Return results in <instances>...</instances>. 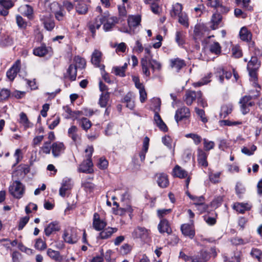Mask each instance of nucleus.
<instances>
[{
    "mask_svg": "<svg viewBox=\"0 0 262 262\" xmlns=\"http://www.w3.org/2000/svg\"><path fill=\"white\" fill-rule=\"evenodd\" d=\"M113 211H114V213L115 214L119 215H123L126 212H130V213L132 212L133 209L130 205H127L125 207H118V208H114Z\"/></svg>",
    "mask_w": 262,
    "mask_h": 262,
    "instance_id": "e433bc0d",
    "label": "nucleus"
},
{
    "mask_svg": "<svg viewBox=\"0 0 262 262\" xmlns=\"http://www.w3.org/2000/svg\"><path fill=\"white\" fill-rule=\"evenodd\" d=\"M170 67L178 72L186 65L185 61L179 58L170 59Z\"/></svg>",
    "mask_w": 262,
    "mask_h": 262,
    "instance_id": "aec40b11",
    "label": "nucleus"
},
{
    "mask_svg": "<svg viewBox=\"0 0 262 262\" xmlns=\"http://www.w3.org/2000/svg\"><path fill=\"white\" fill-rule=\"evenodd\" d=\"M154 107V111L155 112V114L156 113H158L160 110L161 106V100L159 98H154L152 101Z\"/></svg>",
    "mask_w": 262,
    "mask_h": 262,
    "instance_id": "680f3d73",
    "label": "nucleus"
},
{
    "mask_svg": "<svg viewBox=\"0 0 262 262\" xmlns=\"http://www.w3.org/2000/svg\"><path fill=\"white\" fill-rule=\"evenodd\" d=\"M101 59V52L97 50H95L92 55L91 62L96 67H99L101 70H104V66L103 65L101 66L100 64Z\"/></svg>",
    "mask_w": 262,
    "mask_h": 262,
    "instance_id": "4468645a",
    "label": "nucleus"
},
{
    "mask_svg": "<svg viewBox=\"0 0 262 262\" xmlns=\"http://www.w3.org/2000/svg\"><path fill=\"white\" fill-rule=\"evenodd\" d=\"M117 228H107L99 233V238L101 239H106L111 237L112 234L117 231Z\"/></svg>",
    "mask_w": 262,
    "mask_h": 262,
    "instance_id": "c9c22d12",
    "label": "nucleus"
},
{
    "mask_svg": "<svg viewBox=\"0 0 262 262\" xmlns=\"http://www.w3.org/2000/svg\"><path fill=\"white\" fill-rule=\"evenodd\" d=\"M183 6L182 4L177 3L172 5L170 11V15L172 18H176L183 12Z\"/></svg>",
    "mask_w": 262,
    "mask_h": 262,
    "instance_id": "cd10ccee",
    "label": "nucleus"
},
{
    "mask_svg": "<svg viewBox=\"0 0 262 262\" xmlns=\"http://www.w3.org/2000/svg\"><path fill=\"white\" fill-rule=\"evenodd\" d=\"M19 11L23 15L31 19L33 17V9L31 6L28 5L21 6L19 8Z\"/></svg>",
    "mask_w": 262,
    "mask_h": 262,
    "instance_id": "bb28decb",
    "label": "nucleus"
},
{
    "mask_svg": "<svg viewBox=\"0 0 262 262\" xmlns=\"http://www.w3.org/2000/svg\"><path fill=\"white\" fill-rule=\"evenodd\" d=\"M222 20V15L217 13H214L212 15L210 23V28L212 30H216L219 28L220 24L221 23Z\"/></svg>",
    "mask_w": 262,
    "mask_h": 262,
    "instance_id": "5701e85b",
    "label": "nucleus"
},
{
    "mask_svg": "<svg viewBox=\"0 0 262 262\" xmlns=\"http://www.w3.org/2000/svg\"><path fill=\"white\" fill-rule=\"evenodd\" d=\"M132 250V246L127 244H125L120 247L119 252L121 255H127Z\"/></svg>",
    "mask_w": 262,
    "mask_h": 262,
    "instance_id": "4d7b16f0",
    "label": "nucleus"
},
{
    "mask_svg": "<svg viewBox=\"0 0 262 262\" xmlns=\"http://www.w3.org/2000/svg\"><path fill=\"white\" fill-rule=\"evenodd\" d=\"M203 144L204 150L206 151L213 149L215 146V143L213 141H209L206 138L203 139Z\"/></svg>",
    "mask_w": 262,
    "mask_h": 262,
    "instance_id": "13d9d810",
    "label": "nucleus"
},
{
    "mask_svg": "<svg viewBox=\"0 0 262 262\" xmlns=\"http://www.w3.org/2000/svg\"><path fill=\"white\" fill-rule=\"evenodd\" d=\"M72 187L71 180L69 178L64 179L61 183V186L59 189V195L62 197H64L67 191L70 190Z\"/></svg>",
    "mask_w": 262,
    "mask_h": 262,
    "instance_id": "dca6fc26",
    "label": "nucleus"
},
{
    "mask_svg": "<svg viewBox=\"0 0 262 262\" xmlns=\"http://www.w3.org/2000/svg\"><path fill=\"white\" fill-rule=\"evenodd\" d=\"M181 229L184 235L188 236L190 238H192L194 236V231L192 225L187 224H183L181 226Z\"/></svg>",
    "mask_w": 262,
    "mask_h": 262,
    "instance_id": "393cba45",
    "label": "nucleus"
},
{
    "mask_svg": "<svg viewBox=\"0 0 262 262\" xmlns=\"http://www.w3.org/2000/svg\"><path fill=\"white\" fill-rule=\"evenodd\" d=\"M78 128L75 125L71 126L68 130V136L77 144L81 141V135L78 133Z\"/></svg>",
    "mask_w": 262,
    "mask_h": 262,
    "instance_id": "9d476101",
    "label": "nucleus"
},
{
    "mask_svg": "<svg viewBox=\"0 0 262 262\" xmlns=\"http://www.w3.org/2000/svg\"><path fill=\"white\" fill-rule=\"evenodd\" d=\"M105 17H103V15H99L95 19L89 21L88 26V28L94 36L97 29H99L103 23V19Z\"/></svg>",
    "mask_w": 262,
    "mask_h": 262,
    "instance_id": "39448f33",
    "label": "nucleus"
},
{
    "mask_svg": "<svg viewBox=\"0 0 262 262\" xmlns=\"http://www.w3.org/2000/svg\"><path fill=\"white\" fill-rule=\"evenodd\" d=\"M249 73V79L251 82H252L253 86L256 88H258L259 90H256V91H259L260 89V86L258 82V77L257 71L258 70H247Z\"/></svg>",
    "mask_w": 262,
    "mask_h": 262,
    "instance_id": "412c9836",
    "label": "nucleus"
},
{
    "mask_svg": "<svg viewBox=\"0 0 262 262\" xmlns=\"http://www.w3.org/2000/svg\"><path fill=\"white\" fill-rule=\"evenodd\" d=\"M47 254L50 258L55 261H61L63 259L62 256L60 255L59 251L51 248L48 249Z\"/></svg>",
    "mask_w": 262,
    "mask_h": 262,
    "instance_id": "c756f323",
    "label": "nucleus"
},
{
    "mask_svg": "<svg viewBox=\"0 0 262 262\" xmlns=\"http://www.w3.org/2000/svg\"><path fill=\"white\" fill-rule=\"evenodd\" d=\"M157 182L159 187L166 188L169 185L168 176L164 173H157L156 174Z\"/></svg>",
    "mask_w": 262,
    "mask_h": 262,
    "instance_id": "a211bd4d",
    "label": "nucleus"
},
{
    "mask_svg": "<svg viewBox=\"0 0 262 262\" xmlns=\"http://www.w3.org/2000/svg\"><path fill=\"white\" fill-rule=\"evenodd\" d=\"M198 199L199 203H194V204L198 210L201 212H203L207 209V206L204 203V198L203 196H199Z\"/></svg>",
    "mask_w": 262,
    "mask_h": 262,
    "instance_id": "49530a36",
    "label": "nucleus"
},
{
    "mask_svg": "<svg viewBox=\"0 0 262 262\" xmlns=\"http://www.w3.org/2000/svg\"><path fill=\"white\" fill-rule=\"evenodd\" d=\"M232 244L235 245H245L249 243L248 239H242V238L236 237L231 239Z\"/></svg>",
    "mask_w": 262,
    "mask_h": 262,
    "instance_id": "0e129e2a",
    "label": "nucleus"
},
{
    "mask_svg": "<svg viewBox=\"0 0 262 262\" xmlns=\"http://www.w3.org/2000/svg\"><path fill=\"white\" fill-rule=\"evenodd\" d=\"M256 150V146L254 145H252L250 148L249 149L247 147H244L242 149V151L243 153L247 155H253L254 152Z\"/></svg>",
    "mask_w": 262,
    "mask_h": 262,
    "instance_id": "774afa93",
    "label": "nucleus"
},
{
    "mask_svg": "<svg viewBox=\"0 0 262 262\" xmlns=\"http://www.w3.org/2000/svg\"><path fill=\"white\" fill-rule=\"evenodd\" d=\"M110 98V94L107 92L101 94L99 100V104L101 107H105L107 106Z\"/></svg>",
    "mask_w": 262,
    "mask_h": 262,
    "instance_id": "79ce46f5",
    "label": "nucleus"
},
{
    "mask_svg": "<svg viewBox=\"0 0 262 262\" xmlns=\"http://www.w3.org/2000/svg\"><path fill=\"white\" fill-rule=\"evenodd\" d=\"M221 175L220 172H216V173H212V172H209V180L213 183H217L219 182V179Z\"/></svg>",
    "mask_w": 262,
    "mask_h": 262,
    "instance_id": "e2e57ef3",
    "label": "nucleus"
},
{
    "mask_svg": "<svg viewBox=\"0 0 262 262\" xmlns=\"http://www.w3.org/2000/svg\"><path fill=\"white\" fill-rule=\"evenodd\" d=\"M217 74L219 76L220 81L221 83L223 82L225 77L227 79H229L232 76V74L230 72L226 71L221 68L217 69Z\"/></svg>",
    "mask_w": 262,
    "mask_h": 262,
    "instance_id": "f704fd0d",
    "label": "nucleus"
},
{
    "mask_svg": "<svg viewBox=\"0 0 262 262\" xmlns=\"http://www.w3.org/2000/svg\"><path fill=\"white\" fill-rule=\"evenodd\" d=\"M233 105L232 104L229 103L223 105L221 107V111L220 113L221 117H226L229 114L231 113Z\"/></svg>",
    "mask_w": 262,
    "mask_h": 262,
    "instance_id": "58836bf2",
    "label": "nucleus"
},
{
    "mask_svg": "<svg viewBox=\"0 0 262 262\" xmlns=\"http://www.w3.org/2000/svg\"><path fill=\"white\" fill-rule=\"evenodd\" d=\"M158 230L160 233L166 232L169 234L171 233V229L167 220L162 219L158 225Z\"/></svg>",
    "mask_w": 262,
    "mask_h": 262,
    "instance_id": "b1692460",
    "label": "nucleus"
},
{
    "mask_svg": "<svg viewBox=\"0 0 262 262\" xmlns=\"http://www.w3.org/2000/svg\"><path fill=\"white\" fill-rule=\"evenodd\" d=\"M190 116L189 109L186 106H183L176 112L174 118L177 123L185 118H188Z\"/></svg>",
    "mask_w": 262,
    "mask_h": 262,
    "instance_id": "1a4fd4ad",
    "label": "nucleus"
},
{
    "mask_svg": "<svg viewBox=\"0 0 262 262\" xmlns=\"http://www.w3.org/2000/svg\"><path fill=\"white\" fill-rule=\"evenodd\" d=\"M79 120L80 125L85 131H87L92 126L91 122L86 118L83 117Z\"/></svg>",
    "mask_w": 262,
    "mask_h": 262,
    "instance_id": "de8ad7c7",
    "label": "nucleus"
},
{
    "mask_svg": "<svg viewBox=\"0 0 262 262\" xmlns=\"http://www.w3.org/2000/svg\"><path fill=\"white\" fill-rule=\"evenodd\" d=\"M20 61L17 60L7 72V77L10 80L12 81L16 77L20 70Z\"/></svg>",
    "mask_w": 262,
    "mask_h": 262,
    "instance_id": "6e6552de",
    "label": "nucleus"
},
{
    "mask_svg": "<svg viewBox=\"0 0 262 262\" xmlns=\"http://www.w3.org/2000/svg\"><path fill=\"white\" fill-rule=\"evenodd\" d=\"M211 77V74L209 73L207 75V76L203 78L199 82H194L193 83V86L195 88L199 87L202 86L203 85L206 84L210 82V78Z\"/></svg>",
    "mask_w": 262,
    "mask_h": 262,
    "instance_id": "864d4df0",
    "label": "nucleus"
},
{
    "mask_svg": "<svg viewBox=\"0 0 262 262\" xmlns=\"http://www.w3.org/2000/svg\"><path fill=\"white\" fill-rule=\"evenodd\" d=\"M60 229V226L58 223L53 222L49 224L45 228V233L46 236H49L52 234L58 231Z\"/></svg>",
    "mask_w": 262,
    "mask_h": 262,
    "instance_id": "6ab92c4d",
    "label": "nucleus"
},
{
    "mask_svg": "<svg viewBox=\"0 0 262 262\" xmlns=\"http://www.w3.org/2000/svg\"><path fill=\"white\" fill-rule=\"evenodd\" d=\"M239 36L242 40L249 41L252 39V35L251 32L246 27H243L240 30Z\"/></svg>",
    "mask_w": 262,
    "mask_h": 262,
    "instance_id": "c85d7f7f",
    "label": "nucleus"
},
{
    "mask_svg": "<svg viewBox=\"0 0 262 262\" xmlns=\"http://www.w3.org/2000/svg\"><path fill=\"white\" fill-rule=\"evenodd\" d=\"M141 65L143 73L147 77L150 75L149 67H150L153 71L160 70L161 69V64L159 61L152 58L150 59V57L148 56H144L141 59Z\"/></svg>",
    "mask_w": 262,
    "mask_h": 262,
    "instance_id": "f257e3e1",
    "label": "nucleus"
},
{
    "mask_svg": "<svg viewBox=\"0 0 262 262\" xmlns=\"http://www.w3.org/2000/svg\"><path fill=\"white\" fill-rule=\"evenodd\" d=\"M172 176L180 179L187 178L185 181L186 186L187 187L190 182V177H188V172L179 165H176L173 169Z\"/></svg>",
    "mask_w": 262,
    "mask_h": 262,
    "instance_id": "423d86ee",
    "label": "nucleus"
},
{
    "mask_svg": "<svg viewBox=\"0 0 262 262\" xmlns=\"http://www.w3.org/2000/svg\"><path fill=\"white\" fill-rule=\"evenodd\" d=\"M51 50L50 47H47L45 46H41L33 50V54L35 56L42 57L49 53Z\"/></svg>",
    "mask_w": 262,
    "mask_h": 262,
    "instance_id": "a878e982",
    "label": "nucleus"
},
{
    "mask_svg": "<svg viewBox=\"0 0 262 262\" xmlns=\"http://www.w3.org/2000/svg\"><path fill=\"white\" fill-rule=\"evenodd\" d=\"M19 122L26 129L32 127L33 126V124L29 121L26 114L23 112L21 113L19 115Z\"/></svg>",
    "mask_w": 262,
    "mask_h": 262,
    "instance_id": "72a5a7b5",
    "label": "nucleus"
},
{
    "mask_svg": "<svg viewBox=\"0 0 262 262\" xmlns=\"http://www.w3.org/2000/svg\"><path fill=\"white\" fill-rule=\"evenodd\" d=\"M154 121L159 129L163 132H166L168 130L167 127L165 123L161 119L158 113H156L154 116Z\"/></svg>",
    "mask_w": 262,
    "mask_h": 262,
    "instance_id": "7c9ffc66",
    "label": "nucleus"
},
{
    "mask_svg": "<svg viewBox=\"0 0 262 262\" xmlns=\"http://www.w3.org/2000/svg\"><path fill=\"white\" fill-rule=\"evenodd\" d=\"M233 208L240 213H244L246 210L250 209V206L246 203H235L233 206Z\"/></svg>",
    "mask_w": 262,
    "mask_h": 262,
    "instance_id": "473e14b6",
    "label": "nucleus"
},
{
    "mask_svg": "<svg viewBox=\"0 0 262 262\" xmlns=\"http://www.w3.org/2000/svg\"><path fill=\"white\" fill-rule=\"evenodd\" d=\"M62 238L64 241L68 244L76 243L78 241L76 230L74 228H68L64 230Z\"/></svg>",
    "mask_w": 262,
    "mask_h": 262,
    "instance_id": "20e7f679",
    "label": "nucleus"
},
{
    "mask_svg": "<svg viewBox=\"0 0 262 262\" xmlns=\"http://www.w3.org/2000/svg\"><path fill=\"white\" fill-rule=\"evenodd\" d=\"M141 18L139 16H130L128 18V24L130 29L140 24Z\"/></svg>",
    "mask_w": 262,
    "mask_h": 262,
    "instance_id": "a19ab883",
    "label": "nucleus"
},
{
    "mask_svg": "<svg viewBox=\"0 0 262 262\" xmlns=\"http://www.w3.org/2000/svg\"><path fill=\"white\" fill-rule=\"evenodd\" d=\"M74 61L75 62V65L74 66L76 67L77 69L84 68L86 65L85 59L80 56H77L75 57Z\"/></svg>",
    "mask_w": 262,
    "mask_h": 262,
    "instance_id": "8fccbe9b",
    "label": "nucleus"
},
{
    "mask_svg": "<svg viewBox=\"0 0 262 262\" xmlns=\"http://www.w3.org/2000/svg\"><path fill=\"white\" fill-rule=\"evenodd\" d=\"M64 149L65 146L62 142H56L52 145V153L55 158L59 157Z\"/></svg>",
    "mask_w": 262,
    "mask_h": 262,
    "instance_id": "2eb2a0df",
    "label": "nucleus"
},
{
    "mask_svg": "<svg viewBox=\"0 0 262 262\" xmlns=\"http://www.w3.org/2000/svg\"><path fill=\"white\" fill-rule=\"evenodd\" d=\"M93 163L92 160H85L79 165L78 170L79 172L92 173L94 170L93 169Z\"/></svg>",
    "mask_w": 262,
    "mask_h": 262,
    "instance_id": "9b49d317",
    "label": "nucleus"
},
{
    "mask_svg": "<svg viewBox=\"0 0 262 262\" xmlns=\"http://www.w3.org/2000/svg\"><path fill=\"white\" fill-rule=\"evenodd\" d=\"M41 20L43 21L45 28L48 31H51L55 27V24L53 20L49 17H41Z\"/></svg>",
    "mask_w": 262,
    "mask_h": 262,
    "instance_id": "ea45409f",
    "label": "nucleus"
},
{
    "mask_svg": "<svg viewBox=\"0 0 262 262\" xmlns=\"http://www.w3.org/2000/svg\"><path fill=\"white\" fill-rule=\"evenodd\" d=\"M194 110L197 115L200 118L203 123H206L208 121V119L205 116V111L203 110L195 107Z\"/></svg>",
    "mask_w": 262,
    "mask_h": 262,
    "instance_id": "bf43d9fd",
    "label": "nucleus"
},
{
    "mask_svg": "<svg viewBox=\"0 0 262 262\" xmlns=\"http://www.w3.org/2000/svg\"><path fill=\"white\" fill-rule=\"evenodd\" d=\"M260 66V62L258 60L257 57L252 56L248 62L247 69V70H258Z\"/></svg>",
    "mask_w": 262,
    "mask_h": 262,
    "instance_id": "2f4dec72",
    "label": "nucleus"
},
{
    "mask_svg": "<svg viewBox=\"0 0 262 262\" xmlns=\"http://www.w3.org/2000/svg\"><path fill=\"white\" fill-rule=\"evenodd\" d=\"M67 74L68 78L71 81L75 80L77 76L76 67H74L73 64H71L67 70Z\"/></svg>",
    "mask_w": 262,
    "mask_h": 262,
    "instance_id": "37998d69",
    "label": "nucleus"
},
{
    "mask_svg": "<svg viewBox=\"0 0 262 262\" xmlns=\"http://www.w3.org/2000/svg\"><path fill=\"white\" fill-rule=\"evenodd\" d=\"M185 137H186L187 138H191L193 140L194 143L196 145H198L199 144H200L202 141L201 137L196 134H193V133L187 134L185 135Z\"/></svg>",
    "mask_w": 262,
    "mask_h": 262,
    "instance_id": "6e6d98bb",
    "label": "nucleus"
},
{
    "mask_svg": "<svg viewBox=\"0 0 262 262\" xmlns=\"http://www.w3.org/2000/svg\"><path fill=\"white\" fill-rule=\"evenodd\" d=\"M149 231L144 227H138L133 232V236L145 240L148 237Z\"/></svg>",
    "mask_w": 262,
    "mask_h": 262,
    "instance_id": "ddd939ff",
    "label": "nucleus"
},
{
    "mask_svg": "<svg viewBox=\"0 0 262 262\" xmlns=\"http://www.w3.org/2000/svg\"><path fill=\"white\" fill-rule=\"evenodd\" d=\"M25 191V186L18 181L13 182L9 187V193L16 199L23 197Z\"/></svg>",
    "mask_w": 262,
    "mask_h": 262,
    "instance_id": "f03ea898",
    "label": "nucleus"
},
{
    "mask_svg": "<svg viewBox=\"0 0 262 262\" xmlns=\"http://www.w3.org/2000/svg\"><path fill=\"white\" fill-rule=\"evenodd\" d=\"M103 17H105L103 19V22L106 21L103 26V29L105 31H109L114 27L115 25L118 23V19L116 17L114 16L108 17L106 13H104Z\"/></svg>",
    "mask_w": 262,
    "mask_h": 262,
    "instance_id": "f8f14e48",
    "label": "nucleus"
},
{
    "mask_svg": "<svg viewBox=\"0 0 262 262\" xmlns=\"http://www.w3.org/2000/svg\"><path fill=\"white\" fill-rule=\"evenodd\" d=\"M210 51L215 54H220L221 52V47L218 42H214L210 46Z\"/></svg>",
    "mask_w": 262,
    "mask_h": 262,
    "instance_id": "603ef678",
    "label": "nucleus"
},
{
    "mask_svg": "<svg viewBox=\"0 0 262 262\" xmlns=\"http://www.w3.org/2000/svg\"><path fill=\"white\" fill-rule=\"evenodd\" d=\"M178 18V22L183 26L184 27L187 28L189 27V18L186 12H183L179 16Z\"/></svg>",
    "mask_w": 262,
    "mask_h": 262,
    "instance_id": "4c0bfd02",
    "label": "nucleus"
},
{
    "mask_svg": "<svg viewBox=\"0 0 262 262\" xmlns=\"http://www.w3.org/2000/svg\"><path fill=\"white\" fill-rule=\"evenodd\" d=\"M127 67V64L125 63L122 67H115L113 68L116 75L121 77L125 76V72Z\"/></svg>",
    "mask_w": 262,
    "mask_h": 262,
    "instance_id": "c03bdc74",
    "label": "nucleus"
},
{
    "mask_svg": "<svg viewBox=\"0 0 262 262\" xmlns=\"http://www.w3.org/2000/svg\"><path fill=\"white\" fill-rule=\"evenodd\" d=\"M34 247L39 251H43L47 248V244L41 238H38L35 240Z\"/></svg>",
    "mask_w": 262,
    "mask_h": 262,
    "instance_id": "a18cd8bd",
    "label": "nucleus"
},
{
    "mask_svg": "<svg viewBox=\"0 0 262 262\" xmlns=\"http://www.w3.org/2000/svg\"><path fill=\"white\" fill-rule=\"evenodd\" d=\"M250 0H236V3L238 5H241V7L247 11H251L252 10V7L249 5Z\"/></svg>",
    "mask_w": 262,
    "mask_h": 262,
    "instance_id": "3c124183",
    "label": "nucleus"
},
{
    "mask_svg": "<svg viewBox=\"0 0 262 262\" xmlns=\"http://www.w3.org/2000/svg\"><path fill=\"white\" fill-rule=\"evenodd\" d=\"M207 155L205 152L201 148L198 149V162L199 165L206 167L208 166L207 161Z\"/></svg>",
    "mask_w": 262,
    "mask_h": 262,
    "instance_id": "4be33fe9",
    "label": "nucleus"
},
{
    "mask_svg": "<svg viewBox=\"0 0 262 262\" xmlns=\"http://www.w3.org/2000/svg\"><path fill=\"white\" fill-rule=\"evenodd\" d=\"M106 226V222L100 217L98 213H95L93 215V227L97 231L103 230Z\"/></svg>",
    "mask_w": 262,
    "mask_h": 262,
    "instance_id": "0eeeda50",
    "label": "nucleus"
},
{
    "mask_svg": "<svg viewBox=\"0 0 262 262\" xmlns=\"http://www.w3.org/2000/svg\"><path fill=\"white\" fill-rule=\"evenodd\" d=\"M176 41L179 45L184 43V32L182 30H177L176 33Z\"/></svg>",
    "mask_w": 262,
    "mask_h": 262,
    "instance_id": "09e8293b",
    "label": "nucleus"
},
{
    "mask_svg": "<svg viewBox=\"0 0 262 262\" xmlns=\"http://www.w3.org/2000/svg\"><path fill=\"white\" fill-rule=\"evenodd\" d=\"M252 96L245 95L242 97L239 101L240 109L243 114L245 115L250 112V108L254 105L252 101Z\"/></svg>",
    "mask_w": 262,
    "mask_h": 262,
    "instance_id": "7ed1b4c3",
    "label": "nucleus"
},
{
    "mask_svg": "<svg viewBox=\"0 0 262 262\" xmlns=\"http://www.w3.org/2000/svg\"><path fill=\"white\" fill-rule=\"evenodd\" d=\"M198 96V92L187 90L186 91L185 95L183 98L184 101L187 105H191L194 100L197 98Z\"/></svg>",
    "mask_w": 262,
    "mask_h": 262,
    "instance_id": "f3484780",
    "label": "nucleus"
},
{
    "mask_svg": "<svg viewBox=\"0 0 262 262\" xmlns=\"http://www.w3.org/2000/svg\"><path fill=\"white\" fill-rule=\"evenodd\" d=\"M76 11L80 14H84L88 11L87 6L84 3H79L76 7Z\"/></svg>",
    "mask_w": 262,
    "mask_h": 262,
    "instance_id": "052dcab7",
    "label": "nucleus"
},
{
    "mask_svg": "<svg viewBox=\"0 0 262 262\" xmlns=\"http://www.w3.org/2000/svg\"><path fill=\"white\" fill-rule=\"evenodd\" d=\"M52 147L50 146V142H45L42 147H40L39 153L49 154Z\"/></svg>",
    "mask_w": 262,
    "mask_h": 262,
    "instance_id": "5fc2aeb1",
    "label": "nucleus"
},
{
    "mask_svg": "<svg viewBox=\"0 0 262 262\" xmlns=\"http://www.w3.org/2000/svg\"><path fill=\"white\" fill-rule=\"evenodd\" d=\"M232 54L235 58H239L242 56V52L240 47L238 46L233 47L232 48Z\"/></svg>",
    "mask_w": 262,
    "mask_h": 262,
    "instance_id": "338daca9",
    "label": "nucleus"
},
{
    "mask_svg": "<svg viewBox=\"0 0 262 262\" xmlns=\"http://www.w3.org/2000/svg\"><path fill=\"white\" fill-rule=\"evenodd\" d=\"M18 248L21 251L26 253L28 255H33L34 254V251L33 249L26 247L22 243L18 244Z\"/></svg>",
    "mask_w": 262,
    "mask_h": 262,
    "instance_id": "69168bd1",
    "label": "nucleus"
}]
</instances>
